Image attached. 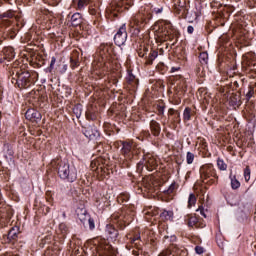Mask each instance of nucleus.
Returning a JSON list of instances; mask_svg holds the SVG:
<instances>
[{
  "mask_svg": "<svg viewBox=\"0 0 256 256\" xmlns=\"http://www.w3.org/2000/svg\"><path fill=\"white\" fill-rule=\"evenodd\" d=\"M11 83L18 89H29L33 85V79L29 71H23L18 68H13L10 71L9 77Z\"/></svg>",
  "mask_w": 256,
  "mask_h": 256,
  "instance_id": "nucleus-1",
  "label": "nucleus"
},
{
  "mask_svg": "<svg viewBox=\"0 0 256 256\" xmlns=\"http://www.w3.org/2000/svg\"><path fill=\"white\" fill-rule=\"evenodd\" d=\"M57 173L62 181H67L68 183H75L77 181V169L71 166L68 161L57 162Z\"/></svg>",
  "mask_w": 256,
  "mask_h": 256,
  "instance_id": "nucleus-2",
  "label": "nucleus"
},
{
  "mask_svg": "<svg viewBox=\"0 0 256 256\" xmlns=\"http://www.w3.org/2000/svg\"><path fill=\"white\" fill-rule=\"evenodd\" d=\"M13 17H15V11L13 10H8L0 14V33L5 35V37L9 36V32L11 31V28H9L11 21L9 19H13Z\"/></svg>",
  "mask_w": 256,
  "mask_h": 256,
  "instance_id": "nucleus-3",
  "label": "nucleus"
},
{
  "mask_svg": "<svg viewBox=\"0 0 256 256\" xmlns=\"http://www.w3.org/2000/svg\"><path fill=\"white\" fill-rule=\"evenodd\" d=\"M146 168L147 171L157 169V159L151 155L144 156L143 160L138 163V169Z\"/></svg>",
  "mask_w": 256,
  "mask_h": 256,
  "instance_id": "nucleus-4",
  "label": "nucleus"
},
{
  "mask_svg": "<svg viewBox=\"0 0 256 256\" xmlns=\"http://www.w3.org/2000/svg\"><path fill=\"white\" fill-rule=\"evenodd\" d=\"M127 27H125V24H123L117 33L114 35V43L118 47H122V45H125L127 43Z\"/></svg>",
  "mask_w": 256,
  "mask_h": 256,
  "instance_id": "nucleus-5",
  "label": "nucleus"
},
{
  "mask_svg": "<svg viewBox=\"0 0 256 256\" xmlns=\"http://www.w3.org/2000/svg\"><path fill=\"white\" fill-rule=\"evenodd\" d=\"M113 53V44H101L99 47V55L103 61H107Z\"/></svg>",
  "mask_w": 256,
  "mask_h": 256,
  "instance_id": "nucleus-6",
  "label": "nucleus"
},
{
  "mask_svg": "<svg viewBox=\"0 0 256 256\" xmlns=\"http://www.w3.org/2000/svg\"><path fill=\"white\" fill-rule=\"evenodd\" d=\"M42 115L40 114L39 111H37L36 109L34 108H29L26 113H25V118L28 120V121H31L32 123H39L41 122V119H42Z\"/></svg>",
  "mask_w": 256,
  "mask_h": 256,
  "instance_id": "nucleus-7",
  "label": "nucleus"
},
{
  "mask_svg": "<svg viewBox=\"0 0 256 256\" xmlns=\"http://www.w3.org/2000/svg\"><path fill=\"white\" fill-rule=\"evenodd\" d=\"M82 133L87 137V139H97L99 137V130L94 125H89L82 128Z\"/></svg>",
  "mask_w": 256,
  "mask_h": 256,
  "instance_id": "nucleus-8",
  "label": "nucleus"
},
{
  "mask_svg": "<svg viewBox=\"0 0 256 256\" xmlns=\"http://www.w3.org/2000/svg\"><path fill=\"white\" fill-rule=\"evenodd\" d=\"M112 223H117L120 229H125L129 225L128 218L114 214L110 217Z\"/></svg>",
  "mask_w": 256,
  "mask_h": 256,
  "instance_id": "nucleus-9",
  "label": "nucleus"
},
{
  "mask_svg": "<svg viewBox=\"0 0 256 256\" xmlns=\"http://www.w3.org/2000/svg\"><path fill=\"white\" fill-rule=\"evenodd\" d=\"M105 234L107 239H111L112 241H115V239L119 237V231L115 229V226H113V224L106 225Z\"/></svg>",
  "mask_w": 256,
  "mask_h": 256,
  "instance_id": "nucleus-10",
  "label": "nucleus"
},
{
  "mask_svg": "<svg viewBox=\"0 0 256 256\" xmlns=\"http://www.w3.org/2000/svg\"><path fill=\"white\" fill-rule=\"evenodd\" d=\"M129 85L130 95H133V93H135L139 87V79H137L131 72L129 73Z\"/></svg>",
  "mask_w": 256,
  "mask_h": 256,
  "instance_id": "nucleus-11",
  "label": "nucleus"
},
{
  "mask_svg": "<svg viewBox=\"0 0 256 256\" xmlns=\"http://www.w3.org/2000/svg\"><path fill=\"white\" fill-rule=\"evenodd\" d=\"M76 215H77L79 221H81L83 223V225H85V223L91 217L89 215V213H87V210L85 208H77Z\"/></svg>",
  "mask_w": 256,
  "mask_h": 256,
  "instance_id": "nucleus-12",
  "label": "nucleus"
},
{
  "mask_svg": "<svg viewBox=\"0 0 256 256\" xmlns=\"http://www.w3.org/2000/svg\"><path fill=\"white\" fill-rule=\"evenodd\" d=\"M3 56H4V60L6 61H13V59H15V49H13V47L8 46L5 47L2 50Z\"/></svg>",
  "mask_w": 256,
  "mask_h": 256,
  "instance_id": "nucleus-13",
  "label": "nucleus"
},
{
  "mask_svg": "<svg viewBox=\"0 0 256 256\" xmlns=\"http://www.w3.org/2000/svg\"><path fill=\"white\" fill-rule=\"evenodd\" d=\"M70 23L72 27H79L83 23V15L79 12L74 13L70 18Z\"/></svg>",
  "mask_w": 256,
  "mask_h": 256,
  "instance_id": "nucleus-14",
  "label": "nucleus"
},
{
  "mask_svg": "<svg viewBox=\"0 0 256 256\" xmlns=\"http://www.w3.org/2000/svg\"><path fill=\"white\" fill-rule=\"evenodd\" d=\"M141 15H136L132 17V20L130 22V27H135L133 35H139V25H141Z\"/></svg>",
  "mask_w": 256,
  "mask_h": 256,
  "instance_id": "nucleus-15",
  "label": "nucleus"
},
{
  "mask_svg": "<svg viewBox=\"0 0 256 256\" xmlns=\"http://www.w3.org/2000/svg\"><path fill=\"white\" fill-rule=\"evenodd\" d=\"M210 177H214V179H219V176H217V173L213 168H208L206 171L201 173V178L203 179V182L207 181Z\"/></svg>",
  "mask_w": 256,
  "mask_h": 256,
  "instance_id": "nucleus-16",
  "label": "nucleus"
},
{
  "mask_svg": "<svg viewBox=\"0 0 256 256\" xmlns=\"http://www.w3.org/2000/svg\"><path fill=\"white\" fill-rule=\"evenodd\" d=\"M131 245H134V247H136V249H141V233L139 232H134L132 234V238L130 241Z\"/></svg>",
  "mask_w": 256,
  "mask_h": 256,
  "instance_id": "nucleus-17",
  "label": "nucleus"
},
{
  "mask_svg": "<svg viewBox=\"0 0 256 256\" xmlns=\"http://www.w3.org/2000/svg\"><path fill=\"white\" fill-rule=\"evenodd\" d=\"M150 129L155 137L159 136L161 133V125H159V122L155 120L150 122Z\"/></svg>",
  "mask_w": 256,
  "mask_h": 256,
  "instance_id": "nucleus-18",
  "label": "nucleus"
},
{
  "mask_svg": "<svg viewBox=\"0 0 256 256\" xmlns=\"http://www.w3.org/2000/svg\"><path fill=\"white\" fill-rule=\"evenodd\" d=\"M120 147H121V153L124 157V159L129 158V142L120 141Z\"/></svg>",
  "mask_w": 256,
  "mask_h": 256,
  "instance_id": "nucleus-19",
  "label": "nucleus"
},
{
  "mask_svg": "<svg viewBox=\"0 0 256 256\" xmlns=\"http://www.w3.org/2000/svg\"><path fill=\"white\" fill-rule=\"evenodd\" d=\"M70 67L71 69H75L79 67V53L74 52L70 58Z\"/></svg>",
  "mask_w": 256,
  "mask_h": 256,
  "instance_id": "nucleus-20",
  "label": "nucleus"
},
{
  "mask_svg": "<svg viewBox=\"0 0 256 256\" xmlns=\"http://www.w3.org/2000/svg\"><path fill=\"white\" fill-rule=\"evenodd\" d=\"M17 237H19V229L11 228L7 235L8 241H17Z\"/></svg>",
  "mask_w": 256,
  "mask_h": 256,
  "instance_id": "nucleus-21",
  "label": "nucleus"
},
{
  "mask_svg": "<svg viewBox=\"0 0 256 256\" xmlns=\"http://www.w3.org/2000/svg\"><path fill=\"white\" fill-rule=\"evenodd\" d=\"M160 217H161L162 221H173V211L164 210L160 214Z\"/></svg>",
  "mask_w": 256,
  "mask_h": 256,
  "instance_id": "nucleus-22",
  "label": "nucleus"
},
{
  "mask_svg": "<svg viewBox=\"0 0 256 256\" xmlns=\"http://www.w3.org/2000/svg\"><path fill=\"white\" fill-rule=\"evenodd\" d=\"M230 181H231V187L232 189H239V187H241V182H239V180H237L236 176H233V174H230L229 176Z\"/></svg>",
  "mask_w": 256,
  "mask_h": 256,
  "instance_id": "nucleus-23",
  "label": "nucleus"
},
{
  "mask_svg": "<svg viewBox=\"0 0 256 256\" xmlns=\"http://www.w3.org/2000/svg\"><path fill=\"white\" fill-rule=\"evenodd\" d=\"M188 227H195L196 229H199V218L191 216L188 219Z\"/></svg>",
  "mask_w": 256,
  "mask_h": 256,
  "instance_id": "nucleus-24",
  "label": "nucleus"
},
{
  "mask_svg": "<svg viewBox=\"0 0 256 256\" xmlns=\"http://www.w3.org/2000/svg\"><path fill=\"white\" fill-rule=\"evenodd\" d=\"M73 113L77 119H80L83 113V106L81 104H76L73 108Z\"/></svg>",
  "mask_w": 256,
  "mask_h": 256,
  "instance_id": "nucleus-25",
  "label": "nucleus"
},
{
  "mask_svg": "<svg viewBox=\"0 0 256 256\" xmlns=\"http://www.w3.org/2000/svg\"><path fill=\"white\" fill-rule=\"evenodd\" d=\"M199 61L202 65H207L209 63V54L207 52L200 53Z\"/></svg>",
  "mask_w": 256,
  "mask_h": 256,
  "instance_id": "nucleus-26",
  "label": "nucleus"
},
{
  "mask_svg": "<svg viewBox=\"0 0 256 256\" xmlns=\"http://www.w3.org/2000/svg\"><path fill=\"white\" fill-rule=\"evenodd\" d=\"M230 103L234 106L241 105V97L239 95L235 94L230 97Z\"/></svg>",
  "mask_w": 256,
  "mask_h": 256,
  "instance_id": "nucleus-27",
  "label": "nucleus"
},
{
  "mask_svg": "<svg viewBox=\"0 0 256 256\" xmlns=\"http://www.w3.org/2000/svg\"><path fill=\"white\" fill-rule=\"evenodd\" d=\"M197 203V197L195 194L190 193L189 198H188V209H191V207L195 206Z\"/></svg>",
  "mask_w": 256,
  "mask_h": 256,
  "instance_id": "nucleus-28",
  "label": "nucleus"
},
{
  "mask_svg": "<svg viewBox=\"0 0 256 256\" xmlns=\"http://www.w3.org/2000/svg\"><path fill=\"white\" fill-rule=\"evenodd\" d=\"M90 2H91V0H78V2H77L78 11H82V9L87 7V5H89Z\"/></svg>",
  "mask_w": 256,
  "mask_h": 256,
  "instance_id": "nucleus-29",
  "label": "nucleus"
},
{
  "mask_svg": "<svg viewBox=\"0 0 256 256\" xmlns=\"http://www.w3.org/2000/svg\"><path fill=\"white\" fill-rule=\"evenodd\" d=\"M191 115H192L191 108L186 107L184 109V112H183V119H184V121H191Z\"/></svg>",
  "mask_w": 256,
  "mask_h": 256,
  "instance_id": "nucleus-30",
  "label": "nucleus"
},
{
  "mask_svg": "<svg viewBox=\"0 0 256 256\" xmlns=\"http://www.w3.org/2000/svg\"><path fill=\"white\" fill-rule=\"evenodd\" d=\"M255 95V88L253 86H249L246 91V101H250L251 97Z\"/></svg>",
  "mask_w": 256,
  "mask_h": 256,
  "instance_id": "nucleus-31",
  "label": "nucleus"
},
{
  "mask_svg": "<svg viewBox=\"0 0 256 256\" xmlns=\"http://www.w3.org/2000/svg\"><path fill=\"white\" fill-rule=\"evenodd\" d=\"M217 167L220 171H227V164L221 158L217 159Z\"/></svg>",
  "mask_w": 256,
  "mask_h": 256,
  "instance_id": "nucleus-32",
  "label": "nucleus"
},
{
  "mask_svg": "<svg viewBox=\"0 0 256 256\" xmlns=\"http://www.w3.org/2000/svg\"><path fill=\"white\" fill-rule=\"evenodd\" d=\"M193 161H195V154L192 152H187L186 154V162L188 165L193 164Z\"/></svg>",
  "mask_w": 256,
  "mask_h": 256,
  "instance_id": "nucleus-33",
  "label": "nucleus"
},
{
  "mask_svg": "<svg viewBox=\"0 0 256 256\" xmlns=\"http://www.w3.org/2000/svg\"><path fill=\"white\" fill-rule=\"evenodd\" d=\"M244 179H245L246 182L251 179V168H249V166H247L244 169Z\"/></svg>",
  "mask_w": 256,
  "mask_h": 256,
  "instance_id": "nucleus-34",
  "label": "nucleus"
},
{
  "mask_svg": "<svg viewBox=\"0 0 256 256\" xmlns=\"http://www.w3.org/2000/svg\"><path fill=\"white\" fill-rule=\"evenodd\" d=\"M175 191V183H172L168 189L163 190V193H165L166 195H171V193H173Z\"/></svg>",
  "mask_w": 256,
  "mask_h": 256,
  "instance_id": "nucleus-35",
  "label": "nucleus"
},
{
  "mask_svg": "<svg viewBox=\"0 0 256 256\" xmlns=\"http://www.w3.org/2000/svg\"><path fill=\"white\" fill-rule=\"evenodd\" d=\"M55 63H57V58H55V56H53L51 58L50 66L48 67V70H49L50 73L55 68Z\"/></svg>",
  "mask_w": 256,
  "mask_h": 256,
  "instance_id": "nucleus-36",
  "label": "nucleus"
},
{
  "mask_svg": "<svg viewBox=\"0 0 256 256\" xmlns=\"http://www.w3.org/2000/svg\"><path fill=\"white\" fill-rule=\"evenodd\" d=\"M174 6L176 9H177V7H180V9H183V7H185V0H183V1L175 0Z\"/></svg>",
  "mask_w": 256,
  "mask_h": 256,
  "instance_id": "nucleus-37",
  "label": "nucleus"
},
{
  "mask_svg": "<svg viewBox=\"0 0 256 256\" xmlns=\"http://www.w3.org/2000/svg\"><path fill=\"white\" fill-rule=\"evenodd\" d=\"M110 11H111V13H113L114 11L121 13V11H123V8L119 5H112L110 8Z\"/></svg>",
  "mask_w": 256,
  "mask_h": 256,
  "instance_id": "nucleus-38",
  "label": "nucleus"
},
{
  "mask_svg": "<svg viewBox=\"0 0 256 256\" xmlns=\"http://www.w3.org/2000/svg\"><path fill=\"white\" fill-rule=\"evenodd\" d=\"M87 221L90 231H93V229H95V220H93V218L90 217Z\"/></svg>",
  "mask_w": 256,
  "mask_h": 256,
  "instance_id": "nucleus-39",
  "label": "nucleus"
},
{
  "mask_svg": "<svg viewBox=\"0 0 256 256\" xmlns=\"http://www.w3.org/2000/svg\"><path fill=\"white\" fill-rule=\"evenodd\" d=\"M195 252L197 253V255H203V253L205 252V249L201 246H196Z\"/></svg>",
  "mask_w": 256,
  "mask_h": 256,
  "instance_id": "nucleus-40",
  "label": "nucleus"
},
{
  "mask_svg": "<svg viewBox=\"0 0 256 256\" xmlns=\"http://www.w3.org/2000/svg\"><path fill=\"white\" fill-rule=\"evenodd\" d=\"M196 211H199L202 217L207 219V214H205V208H203V206H199V208Z\"/></svg>",
  "mask_w": 256,
  "mask_h": 256,
  "instance_id": "nucleus-41",
  "label": "nucleus"
},
{
  "mask_svg": "<svg viewBox=\"0 0 256 256\" xmlns=\"http://www.w3.org/2000/svg\"><path fill=\"white\" fill-rule=\"evenodd\" d=\"M159 55V53L157 51H153L151 54H150V59L151 61H154V59H157V56Z\"/></svg>",
  "mask_w": 256,
  "mask_h": 256,
  "instance_id": "nucleus-42",
  "label": "nucleus"
},
{
  "mask_svg": "<svg viewBox=\"0 0 256 256\" xmlns=\"http://www.w3.org/2000/svg\"><path fill=\"white\" fill-rule=\"evenodd\" d=\"M59 229L62 233H67V226L65 224H60Z\"/></svg>",
  "mask_w": 256,
  "mask_h": 256,
  "instance_id": "nucleus-43",
  "label": "nucleus"
},
{
  "mask_svg": "<svg viewBox=\"0 0 256 256\" xmlns=\"http://www.w3.org/2000/svg\"><path fill=\"white\" fill-rule=\"evenodd\" d=\"M158 256H171L170 250L162 251Z\"/></svg>",
  "mask_w": 256,
  "mask_h": 256,
  "instance_id": "nucleus-44",
  "label": "nucleus"
},
{
  "mask_svg": "<svg viewBox=\"0 0 256 256\" xmlns=\"http://www.w3.org/2000/svg\"><path fill=\"white\" fill-rule=\"evenodd\" d=\"M165 113V106L158 107V115H163Z\"/></svg>",
  "mask_w": 256,
  "mask_h": 256,
  "instance_id": "nucleus-45",
  "label": "nucleus"
},
{
  "mask_svg": "<svg viewBox=\"0 0 256 256\" xmlns=\"http://www.w3.org/2000/svg\"><path fill=\"white\" fill-rule=\"evenodd\" d=\"M217 244H218V247H220V249H225V242L221 240H217Z\"/></svg>",
  "mask_w": 256,
  "mask_h": 256,
  "instance_id": "nucleus-46",
  "label": "nucleus"
},
{
  "mask_svg": "<svg viewBox=\"0 0 256 256\" xmlns=\"http://www.w3.org/2000/svg\"><path fill=\"white\" fill-rule=\"evenodd\" d=\"M86 118L93 121V119H95V115L91 114V112H86Z\"/></svg>",
  "mask_w": 256,
  "mask_h": 256,
  "instance_id": "nucleus-47",
  "label": "nucleus"
},
{
  "mask_svg": "<svg viewBox=\"0 0 256 256\" xmlns=\"http://www.w3.org/2000/svg\"><path fill=\"white\" fill-rule=\"evenodd\" d=\"M193 31H195V28H193V26L187 27V33H189L191 35V34H193Z\"/></svg>",
  "mask_w": 256,
  "mask_h": 256,
  "instance_id": "nucleus-48",
  "label": "nucleus"
},
{
  "mask_svg": "<svg viewBox=\"0 0 256 256\" xmlns=\"http://www.w3.org/2000/svg\"><path fill=\"white\" fill-rule=\"evenodd\" d=\"M179 69H181V68L180 67H172L170 72L175 73V71H179Z\"/></svg>",
  "mask_w": 256,
  "mask_h": 256,
  "instance_id": "nucleus-49",
  "label": "nucleus"
},
{
  "mask_svg": "<svg viewBox=\"0 0 256 256\" xmlns=\"http://www.w3.org/2000/svg\"><path fill=\"white\" fill-rule=\"evenodd\" d=\"M130 217H135V212L131 210V205H130Z\"/></svg>",
  "mask_w": 256,
  "mask_h": 256,
  "instance_id": "nucleus-50",
  "label": "nucleus"
},
{
  "mask_svg": "<svg viewBox=\"0 0 256 256\" xmlns=\"http://www.w3.org/2000/svg\"><path fill=\"white\" fill-rule=\"evenodd\" d=\"M132 253H133V255H135V256H139V250H133Z\"/></svg>",
  "mask_w": 256,
  "mask_h": 256,
  "instance_id": "nucleus-51",
  "label": "nucleus"
},
{
  "mask_svg": "<svg viewBox=\"0 0 256 256\" xmlns=\"http://www.w3.org/2000/svg\"><path fill=\"white\" fill-rule=\"evenodd\" d=\"M4 61H5L4 56H3V57H0V63H3Z\"/></svg>",
  "mask_w": 256,
  "mask_h": 256,
  "instance_id": "nucleus-52",
  "label": "nucleus"
},
{
  "mask_svg": "<svg viewBox=\"0 0 256 256\" xmlns=\"http://www.w3.org/2000/svg\"><path fill=\"white\" fill-rule=\"evenodd\" d=\"M165 25H169V26L171 27V22L166 21V22H165Z\"/></svg>",
  "mask_w": 256,
  "mask_h": 256,
  "instance_id": "nucleus-53",
  "label": "nucleus"
},
{
  "mask_svg": "<svg viewBox=\"0 0 256 256\" xmlns=\"http://www.w3.org/2000/svg\"><path fill=\"white\" fill-rule=\"evenodd\" d=\"M126 167H129V163L126 162Z\"/></svg>",
  "mask_w": 256,
  "mask_h": 256,
  "instance_id": "nucleus-54",
  "label": "nucleus"
},
{
  "mask_svg": "<svg viewBox=\"0 0 256 256\" xmlns=\"http://www.w3.org/2000/svg\"><path fill=\"white\" fill-rule=\"evenodd\" d=\"M211 181H212L211 183H215V180L211 179Z\"/></svg>",
  "mask_w": 256,
  "mask_h": 256,
  "instance_id": "nucleus-55",
  "label": "nucleus"
},
{
  "mask_svg": "<svg viewBox=\"0 0 256 256\" xmlns=\"http://www.w3.org/2000/svg\"><path fill=\"white\" fill-rule=\"evenodd\" d=\"M46 211H49V207L46 208Z\"/></svg>",
  "mask_w": 256,
  "mask_h": 256,
  "instance_id": "nucleus-56",
  "label": "nucleus"
},
{
  "mask_svg": "<svg viewBox=\"0 0 256 256\" xmlns=\"http://www.w3.org/2000/svg\"><path fill=\"white\" fill-rule=\"evenodd\" d=\"M110 256H113V254H110Z\"/></svg>",
  "mask_w": 256,
  "mask_h": 256,
  "instance_id": "nucleus-57",
  "label": "nucleus"
}]
</instances>
